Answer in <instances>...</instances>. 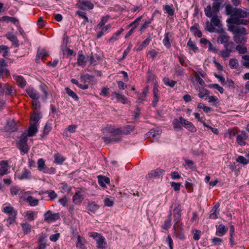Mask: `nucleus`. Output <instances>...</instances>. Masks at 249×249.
Here are the masks:
<instances>
[{
  "label": "nucleus",
  "instance_id": "30",
  "mask_svg": "<svg viewBox=\"0 0 249 249\" xmlns=\"http://www.w3.org/2000/svg\"><path fill=\"white\" fill-rule=\"evenodd\" d=\"M96 241L97 244V247L98 249H104L106 248L107 243L105 241V238L103 236H101Z\"/></svg>",
  "mask_w": 249,
  "mask_h": 249
},
{
  "label": "nucleus",
  "instance_id": "6",
  "mask_svg": "<svg viewBox=\"0 0 249 249\" xmlns=\"http://www.w3.org/2000/svg\"><path fill=\"white\" fill-rule=\"evenodd\" d=\"M174 234L175 236L180 240L185 239L184 230L181 227V224L175 223L173 226Z\"/></svg>",
  "mask_w": 249,
  "mask_h": 249
},
{
  "label": "nucleus",
  "instance_id": "43",
  "mask_svg": "<svg viewBox=\"0 0 249 249\" xmlns=\"http://www.w3.org/2000/svg\"><path fill=\"white\" fill-rule=\"evenodd\" d=\"M94 76L89 74H82L80 75L81 82L86 83L87 81H91L93 79Z\"/></svg>",
  "mask_w": 249,
  "mask_h": 249
},
{
  "label": "nucleus",
  "instance_id": "14",
  "mask_svg": "<svg viewBox=\"0 0 249 249\" xmlns=\"http://www.w3.org/2000/svg\"><path fill=\"white\" fill-rule=\"evenodd\" d=\"M230 37L227 34L223 32L220 34L217 38V41L219 43L223 44L224 45L229 41Z\"/></svg>",
  "mask_w": 249,
  "mask_h": 249
},
{
  "label": "nucleus",
  "instance_id": "37",
  "mask_svg": "<svg viewBox=\"0 0 249 249\" xmlns=\"http://www.w3.org/2000/svg\"><path fill=\"white\" fill-rule=\"evenodd\" d=\"M87 58L89 59L91 64L96 65L97 63V60L100 59V57L97 54L93 55L91 53L90 55L87 56Z\"/></svg>",
  "mask_w": 249,
  "mask_h": 249
},
{
  "label": "nucleus",
  "instance_id": "16",
  "mask_svg": "<svg viewBox=\"0 0 249 249\" xmlns=\"http://www.w3.org/2000/svg\"><path fill=\"white\" fill-rule=\"evenodd\" d=\"M26 92L29 96L34 100H38L39 98V94L33 88H28L26 89Z\"/></svg>",
  "mask_w": 249,
  "mask_h": 249
},
{
  "label": "nucleus",
  "instance_id": "3",
  "mask_svg": "<svg viewBox=\"0 0 249 249\" xmlns=\"http://www.w3.org/2000/svg\"><path fill=\"white\" fill-rule=\"evenodd\" d=\"M247 16V12L243 10L242 9L235 8V11L233 14V17H235L232 19V22L237 24H246L247 23V20H245V22H243L244 20L239 19L236 18H245Z\"/></svg>",
  "mask_w": 249,
  "mask_h": 249
},
{
  "label": "nucleus",
  "instance_id": "24",
  "mask_svg": "<svg viewBox=\"0 0 249 249\" xmlns=\"http://www.w3.org/2000/svg\"><path fill=\"white\" fill-rule=\"evenodd\" d=\"M99 208V206L93 201L89 202L87 205V209L93 213H94Z\"/></svg>",
  "mask_w": 249,
  "mask_h": 249
},
{
  "label": "nucleus",
  "instance_id": "34",
  "mask_svg": "<svg viewBox=\"0 0 249 249\" xmlns=\"http://www.w3.org/2000/svg\"><path fill=\"white\" fill-rule=\"evenodd\" d=\"M164 45L168 49L171 47V44L170 41V33L166 32L164 34V38L163 39Z\"/></svg>",
  "mask_w": 249,
  "mask_h": 249
},
{
  "label": "nucleus",
  "instance_id": "54",
  "mask_svg": "<svg viewBox=\"0 0 249 249\" xmlns=\"http://www.w3.org/2000/svg\"><path fill=\"white\" fill-rule=\"evenodd\" d=\"M225 50H230L231 53L233 52V49L235 48V45L233 42H228L224 45Z\"/></svg>",
  "mask_w": 249,
  "mask_h": 249
},
{
  "label": "nucleus",
  "instance_id": "19",
  "mask_svg": "<svg viewBox=\"0 0 249 249\" xmlns=\"http://www.w3.org/2000/svg\"><path fill=\"white\" fill-rule=\"evenodd\" d=\"M13 78L16 81L18 85L20 88H23L26 86V81L22 76L14 75Z\"/></svg>",
  "mask_w": 249,
  "mask_h": 249
},
{
  "label": "nucleus",
  "instance_id": "1",
  "mask_svg": "<svg viewBox=\"0 0 249 249\" xmlns=\"http://www.w3.org/2000/svg\"><path fill=\"white\" fill-rule=\"evenodd\" d=\"M229 30L234 34L233 39L237 44L245 43L247 41V32L243 27L230 25L229 27Z\"/></svg>",
  "mask_w": 249,
  "mask_h": 249
},
{
  "label": "nucleus",
  "instance_id": "45",
  "mask_svg": "<svg viewBox=\"0 0 249 249\" xmlns=\"http://www.w3.org/2000/svg\"><path fill=\"white\" fill-rule=\"evenodd\" d=\"M3 212L4 213L8 214L9 215L14 214V213H17V212L14 209L13 207L11 206H6L3 208Z\"/></svg>",
  "mask_w": 249,
  "mask_h": 249
},
{
  "label": "nucleus",
  "instance_id": "13",
  "mask_svg": "<svg viewBox=\"0 0 249 249\" xmlns=\"http://www.w3.org/2000/svg\"><path fill=\"white\" fill-rule=\"evenodd\" d=\"M164 172L163 170L157 168L156 170H152L146 177V178H159Z\"/></svg>",
  "mask_w": 249,
  "mask_h": 249
},
{
  "label": "nucleus",
  "instance_id": "32",
  "mask_svg": "<svg viewBox=\"0 0 249 249\" xmlns=\"http://www.w3.org/2000/svg\"><path fill=\"white\" fill-rule=\"evenodd\" d=\"M51 130L52 126L51 124L48 123H46L44 127L43 132L40 135L41 138L44 139V138L49 134Z\"/></svg>",
  "mask_w": 249,
  "mask_h": 249
},
{
  "label": "nucleus",
  "instance_id": "55",
  "mask_svg": "<svg viewBox=\"0 0 249 249\" xmlns=\"http://www.w3.org/2000/svg\"><path fill=\"white\" fill-rule=\"evenodd\" d=\"M148 92L147 88H145L143 91L142 93L139 97L138 100H139V103H142V102L145 100V98L146 96V94Z\"/></svg>",
  "mask_w": 249,
  "mask_h": 249
},
{
  "label": "nucleus",
  "instance_id": "64",
  "mask_svg": "<svg viewBox=\"0 0 249 249\" xmlns=\"http://www.w3.org/2000/svg\"><path fill=\"white\" fill-rule=\"evenodd\" d=\"M209 87L211 88L216 89L221 93H223L224 92V90L223 88L222 87H220L217 84H214L210 85L209 86Z\"/></svg>",
  "mask_w": 249,
  "mask_h": 249
},
{
  "label": "nucleus",
  "instance_id": "31",
  "mask_svg": "<svg viewBox=\"0 0 249 249\" xmlns=\"http://www.w3.org/2000/svg\"><path fill=\"white\" fill-rule=\"evenodd\" d=\"M21 226L22 230L25 235L29 233L31 231L32 226L30 224L26 222L21 224Z\"/></svg>",
  "mask_w": 249,
  "mask_h": 249
},
{
  "label": "nucleus",
  "instance_id": "9",
  "mask_svg": "<svg viewBox=\"0 0 249 249\" xmlns=\"http://www.w3.org/2000/svg\"><path fill=\"white\" fill-rule=\"evenodd\" d=\"M179 120L182 121V125L189 131L191 132H195L196 131V127L191 122L186 120L182 117H179Z\"/></svg>",
  "mask_w": 249,
  "mask_h": 249
},
{
  "label": "nucleus",
  "instance_id": "21",
  "mask_svg": "<svg viewBox=\"0 0 249 249\" xmlns=\"http://www.w3.org/2000/svg\"><path fill=\"white\" fill-rule=\"evenodd\" d=\"M37 131V124L30 123V126L28 129V136L33 137L36 135Z\"/></svg>",
  "mask_w": 249,
  "mask_h": 249
},
{
  "label": "nucleus",
  "instance_id": "23",
  "mask_svg": "<svg viewBox=\"0 0 249 249\" xmlns=\"http://www.w3.org/2000/svg\"><path fill=\"white\" fill-rule=\"evenodd\" d=\"M227 230L228 229L223 224H220L217 227L216 235L222 236L226 233Z\"/></svg>",
  "mask_w": 249,
  "mask_h": 249
},
{
  "label": "nucleus",
  "instance_id": "59",
  "mask_svg": "<svg viewBox=\"0 0 249 249\" xmlns=\"http://www.w3.org/2000/svg\"><path fill=\"white\" fill-rule=\"evenodd\" d=\"M187 46L194 52H196L198 50V48L196 45L195 43L191 40V39L189 40L187 43Z\"/></svg>",
  "mask_w": 249,
  "mask_h": 249
},
{
  "label": "nucleus",
  "instance_id": "2",
  "mask_svg": "<svg viewBox=\"0 0 249 249\" xmlns=\"http://www.w3.org/2000/svg\"><path fill=\"white\" fill-rule=\"evenodd\" d=\"M221 3L219 2L214 1L213 6L208 5L204 9V13L206 17L211 18L214 15H218L219 12Z\"/></svg>",
  "mask_w": 249,
  "mask_h": 249
},
{
  "label": "nucleus",
  "instance_id": "40",
  "mask_svg": "<svg viewBox=\"0 0 249 249\" xmlns=\"http://www.w3.org/2000/svg\"><path fill=\"white\" fill-rule=\"evenodd\" d=\"M54 158L55 162L59 164H62L65 160V158L59 153H56L54 155Z\"/></svg>",
  "mask_w": 249,
  "mask_h": 249
},
{
  "label": "nucleus",
  "instance_id": "44",
  "mask_svg": "<svg viewBox=\"0 0 249 249\" xmlns=\"http://www.w3.org/2000/svg\"><path fill=\"white\" fill-rule=\"evenodd\" d=\"M164 84L171 88H173L176 84L177 82L172 80H170L168 77H164L163 79Z\"/></svg>",
  "mask_w": 249,
  "mask_h": 249
},
{
  "label": "nucleus",
  "instance_id": "41",
  "mask_svg": "<svg viewBox=\"0 0 249 249\" xmlns=\"http://www.w3.org/2000/svg\"><path fill=\"white\" fill-rule=\"evenodd\" d=\"M164 10L169 16H173L174 15V9L172 4L165 5L163 7Z\"/></svg>",
  "mask_w": 249,
  "mask_h": 249
},
{
  "label": "nucleus",
  "instance_id": "15",
  "mask_svg": "<svg viewBox=\"0 0 249 249\" xmlns=\"http://www.w3.org/2000/svg\"><path fill=\"white\" fill-rule=\"evenodd\" d=\"M83 199V195L80 191L76 192L72 197L73 202L76 205H80Z\"/></svg>",
  "mask_w": 249,
  "mask_h": 249
},
{
  "label": "nucleus",
  "instance_id": "7",
  "mask_svg": "<svg viewBox=\"0 0 249 249\" xmlns=\"http://www.w3.org/2000/svg\"><path fill=\"white\" fill-rule=\"evenodd\" d=\"M44 221L48 223L55 221L60 218L58 213H52L50 210L48 211L44 214Z\"/></svg>",
  "mask_w": 249,
  "mask_h": 249
},
{
  "label": "nucleus",
  "instance_id": "60",
  "mask_svg": "<svg viewBox=\"0 0 249 249\" xmlns=\"http://www.w3.org/2000/svg\"><path fill=\"white\" fill-rule=\"evenodd\" d=\"M142 16H141L139 17V18H137L133 22L131 23L128 25V26L132 27V28H134V30L135 28H136L138 26L139 23L142 19Z\"/></svg>",
  "mask_w": 249,
  "mask_h": 249
},
{
  "label": "nucleus",
  "instance_id": "33",
  "mask_svg": "<svg viewBox=\"0 0 249 249\" xmlns=\"http://www.w3.org/2000/svg\"><path fill=\"white\" fill-rule=\"evenodd\" d=\"M85 56L83 54L82 52V51L79 52L78 55L77 61V63L78 65H79V66L85 65L86 61L85 60Z\"/></svg>",
  "mask_w": 249,
  "mask_h": 249
},
{
  "label": "nucleus",
  "instance_id": "28",
  "mask_svg": "<svg viewBox=\"0 0 249 249\" xmlns=\"http://www.w3.org/2000/svg\"><path fill=\"white\" fill-rule=\"evenodd\" d=\"M36 213L32 211H27L25 212V218L29 221L34 220Z\"/></svg>",
  "mask_w": 249,
  "mask_h": 249
},
{
  "label": "nucleus",
  "instance_id": "46",
  "mask_svg": "<svg viewBox=\"0 0 249 249\" xmlns=\"http://www.w3.org/2000/svg\"><path fill=\"white\" fill-rule=\"evenodd\" d=\"M60 189L62 191L64 192L70 193L72 187L69 186L67 183L65 182H62L60 183Z\"/></svg>",
  "mask_w": 249,
  "mask_h": 249
},
{
  "label": "nucleus",
  "instance_id": "50",
  "mask_svg": "<svg viewBox=\"0 0 249 249\" xmlns=\"http://www.w3.org/2000/svg\"><path fill=\"white\" fill-rule=\"evenodd\" d=\"M229 65L232 69H237L239 65L237 59L234 58L231 59L229 61Z\"/></svg>",
  "mask_w": 249,
  "mask_h": 249
},
{
  "label": "nucleus",
  "instance_id": "49",
  "mask_svg": "<svg viewBox=\"0 0 249 249\" xmlns=\"http://www.w3.org/2000/svg\"><path fill=\"white\" fill-rule=\"evenodd\" d=\"M171 213H170L169 215L168 216V218L164 221V226L163 227L164 230H167L171 227Z\"/></svg>",
  "mask_w": 249,
  "mask_h": 249
},
{
  "label": "nucleus",
  "instance_id": "56",
  "mask_svg": "<svg viewBox=\"0 0 249 249\" xmlns=\"http://www.w3.org/2000/svg\"><path fill=\"white\" fill-rule=\"evenodd\" d=\"M242 58L244 60L242 61L243 66L246 68H249V55H242Z\"/></svg>",
  "mask_w": 249,
  "mask_h": 249
},
{
  "label": "nucleus",
  "instance_id": "5",
  "mask_svg": "<svg viewBox=\"0 0 249 249\" xmlns=\"http://www.w3.org/2000/svg\"><path fill=\"white\" fill-rule=\"evenodd\" d=\"M0 93L6 96H13L15 94L14 89L7 83H0Z\"/></svg>",
  "mask_w": 249,
  "mask_h": 249
},
{
  "label": "nucleus",
  "instance_id": "12",
  "mask_svg": "<svg viewBox=\"0 0 249 249\" xmlns=\"http://www.w3.org/2000/svg\"><path fill=\"white\" fill-rule=\"evenodd\" d=\"M9 166L8 162L6 160H2L0 161V176H2L7 174Z\"/></svg>",
  "mask_w": 249,
  "mask_h": 249
},
{
  "label": "nucleus",
  "instance_id": "48",
  "mask_svg": "<svg viewBox=\"0 0 249 249\" xmlns=\"http://www.w3.org/2000/svg\"><path fill=\"white\" fill-rule=\"evenodd\" d=\"M76 14L79 17L83 18L84 20L83 22V24L85 25L87 23L89 22L88 18L86 16V13L80 11H77Z\"/></svg>",
  "mask_w": 249,
  "mask_h": 249
},
{
  "label": "nucleus",
  "instance_id": "61",
  "mask_svg": "<svg viewBox=\"0 0 249 249\" xmlns=\"http://www.w3.org/2000/svg\"><path fill=\"white\" fill-rule=\"evenodd\" d=\"M235 48L240 54H245L247 52V49L245 46L238 45Z\"/></svg>",
  "mask_w": 249,
  "mask_h": 249
},
{
  "label": "nucleus",
  "instance_id": "62",
  "mask_svg": "<svg viewBox=\"0 0 249 249\" xmlns=\"http://www.w3.org/2000/svg\"><path fill=\"white\" fill-rule=\"evenodd\" d=\"M209 91L205 89L201 88L199 89V92L198 93L199 97L202 98L206 95L209 94Z\"/></svg>",
  "mask_w": 249,
  "mask_h": 249
},
{
  "label": "nucleus",
  "instance_id": "52",
  "mask_svg": "<svg viewBox=\"0 0 249 249\" xmlns=\"http://www.w3.org/2000/svg\"><path fill=\"white\" fill-rule=\"evenodd\" d=\"M154 17V14H153L151 18L149 20L145 21L144 23L141 26L140 30L141 31H143L145 29H146L148 25L150 24L152 21L153 20Z\"/></svg>",
  "mask_w": 249,
  "mask_h": 249
},
{
  "label": "nucleus",
  "instance_id": "20",
  "mask_svg": "<svg viewBox=\"0 0 249 249\" xmlns=\"http://www.w3.org/2000/svg\"><path fill=\"white\" fill-rule=\"evenodd\" d=\"M199 25L197 23H195L190 28L191 32L195 36L198 37H201L202 34L201 31L198 29Z\"/></svg>",
  "mask_w": 249,
  "mask_h": 249
},
{
  "label": "nucleus",
  "instance_id": "4",
  "mask_svg": "<svg viewBox=\"0 0 249 249\" xmlns=\"http://www.w3.org/2000/svg\"><path fill=\"white\" fill-rule=\"evenodd\" d=\"M27 136L25 133H23L18 142V148L24 154L28 153L29 147L27 144Z\"/></svg>",
  "mask_w": 249,
  "mask_h": 249
},
{
  "label": "nucleus",
  "instance_id": "29",
  "mask_svg": "<svg viewBox=\"0 0 249 249\" xmlns=\"http://www.w3.org/2000/svg\"><path fill=\"white\" fill-rule=\"evenodd\" d=\"M37 164L38 170L45 173V171L48 168L45 165V160L43 159H39L37 161Z\"/></svg>",
  "mask_w": 249,
  "mask_h": 249
},
{
  "label": "nucleus",
  "instance_id": "57",
  "mask_svg": "<svg viewBox=\"0 0 249 249\" xmlns=\"http://www.w3.org/2000/svg\"><path fill=\"white\" fill-rule=\"evenodd\" d=\"M236 161L237 162L243 164V165H247L249 163V160L246 159L243 156H239L236 160Z\"/></svg>",
  "mask_w": 249,
  "mask_h": 249
},
{
  "label": "nucleus",
  "instance_id": "35",
  "mask_svg": "<svg viewBox=\"0 0 249 249\" xmlns=\"http://www.w3.org/2000/svg\"><path fill=\"white\" fill-rule=\"evenodd\" d=\"M26 201L29 203L31 206H36L38 205L39 200L31 196H28L26 198Z\"/></svg>",
  "mask_w": 249,
  "mask_h": 249
},
{
  "label": "nucleus",
  "instance_id": "38",
  "mask_svg": "<svg viewBox=\"0 0 249 249\" xmlns=\"http://www.w3.org/2000/svg\"><path fill=\"white\" fill-rule=\"evenodd\" d=\"M65 91L66 93L68 94L69 96L71 97L75 101H78L79 100L78 96L74 91L71 90L69 88H66Z\"/></svg>",
  "mask_w": 249,
  "mask_h": 249
},
{
  "label": "nucleus",
  "instance_id": "39",
  "mask_svg": "<svg viewBox=\"0 0 249 249\" xmlns=\"http://www.w3.org/2000/svg\"><path fill=\"white\" fill-rule=\"evenodd\" d=\"M48 55V53L44 50H39L37 52L36 59L41 58L44 60L46 57Z\"/></svg>",
  "mask_w": 249,
  "mask_h": 249
},
{
  "label": "nucleus",
  "instance_id": "10",
  "mask_svg": "<svg viewBox=\"0 0 249 249\" xmlns=\"http://www.w3.org/2000/svg\"><path fill=\"white\" fill-rule=\"evenodd\" d=\"M248 138V135L245 131H242L241 133L237 136L236 142L237 143L241 146H244L246 144L245 142Z\"/></svg>",
  "mask_w": 249,
  "mask_h": 249
},
{
  "label": "nucleus",
  "instance_id": "63",
  "mask_svg": "<svg viewBox=\"0 0 249 249\" xmlns=\"http://www.w3.org/2000/svg\"><path fill=\"white\" fill-rule=\"evenodd\" d=\"M231 51L229 50H223L220 51V55L224 58L228 57L230 56Z\"/></svg>",
  "mask_w": 249,
  "mask_h": 249
},
{
  "label": "nucleus",
  "instance_id": "36",
  "mask_svg": "<svg viewBox=\"0 0 249 249\" xmlns=\"http://www.w3.org/2000/svg\"><path fill=\"white\" fill-rule=\"evenodd\" d=\"M173 127L175 130L177 131H180L182 129V121L179 119H174L173 122Z\"/></svg>",
  "mask_w": 249,
  "mask_h": 249
},
{
  "label": "nucleus",
  "instance_id": "22",
  "mask_svg": "<svg viewBox=\"0 0 249 249\" xmlns=\"http://www.w3.org/2000/svg\"><path fill=\"white\" fill-rule=\"evenodd\" d=\"M98 178L99 184L103 187H106V184H108L110 183V179L108 177L103 176H99Z\"/></svg>",
  "mask_w": 249,
  "mask_h": 249
},
{
  "label": "nucleus",
  "instance_id": "26",
  "mask_svg": "<svg viewBox=\"0 0 249 249\" xmlns=\"http://www.w3.org/2000/svg\"><path fill=\"white\" fill-rule=\"evenodd\" d=\"M85 240L78 235L77 237V242L76 243V247L79 249H86L87 248L85 245Z\"/></svg>",
  "mask_w": 249,
  "mask_h": 249
},
{
  "label": "nucleus",
  "instance_id": "17",
  "mask_svg": "<svg viewBox=\"0 0 249 249\" xmlns=\"http://www.w3.org/2000/svg\"><path fill=\"white\" fill-rule=\"evenodd\" d=\"M6 38L10 40L13 45L16 47L18 46V40L17 36L14 35L12 33L8 32L5 35Z\"/></svg>",
  "mask_w": 249,
  "mask_h": 249
},
{
  "label": "nucleus",
  "instance_id": "8",
  "mask_svg": "<svg viewBox=\"0 0 249 249\" xmlns=\"http://www.w3.org/2000/svg\"><path fill=\"white\" fill-rule=\"evenodd\" d=\"M174 221L175 223H180L181 216V206L178 204L173 210Z\"/></svg>",
  "mask_w": 249,
  "mask_h": 249
},
{
  "label": "nucleus",
  "instance_id": "18",
  "mask_svg": "<svg viewBox=\"0 0 249 249\" xmlns=\"http://www.w3.org/2000/svg\"><path fill=\"white\" fill-rule=\"evenodd\" d=\"M41 118V116L40 114L38 113L37 111H34L31 116L30 123L38 124V123Z\"/></svg>",
  "mask_w": 249,
  "mask_h": 249
},
{
  "label": "nucleus",
  "instance_id": "27",
  "mask_svg": "<svg viewBox=\"0 0 249 249\" xmlns=\"http://www.w3.org/2000/svg\"><path fill=\"white\" fill-rule=\"evenodd\" d=\"M114 94L115 95L117 101L118 102H121L124 104L128 103V99L127 98L124 96V95L120 94L116 92H114Z\"/></svg>",
  "mask_w": 249,
  "mask_h": 249
},
{
  "label": "nucleus",
  "instance_id": "47",
  "mask_svg": "<svg viewBox=\"0 0 249 249\" xmlns=\"http://www.w3.org/2000/svg\"><path fill=\"white\" fill-rule=\"evenodd\" d=\"M135 126L132 125H127L123 128H122L123 130V134L124 135H127L129 134L131 132L133 131L134 130Z\"/></svg>",
  "mask_w": 249,
  "mask_h": 249
},
{
  "label": "nucleus",
  "instance_id": "42",
  "mask_svg": "<svg viewBox=\"0 0 249 249\" xmlns=\"http://www.w3.org/2000/svg\"><path fill=\"white\" fill-rule=\"evenodd\" d=\"M31 172L27 169H24L21 175L19 177L20 179H29L30 178Z\"/></svg>",
  "mask_w": 249,
  "mask_h": 249
},
{
  "label": "nucleus",
  "instance_id": "11",
  "mask_svg": "<svg viewBox=\"0 0 249 249\" xmlns=\"http://www.w3.org/2000/svg\"><path fill=\"white\" fill-rule=\"evenodd\" d=\"M159 90L158 88V85L155 84L153 86V100L152 101V106L154 107H156L159 101L160 97L159 96Z\"/></svg>",
  "mask_w": 249,
  "mask_h": 249
},
{
  "label": "nucleus",
  "instance_id": "25",
  "mask_svg": "<svg viewBox=\"0 0 249 249\" xmlns=\"http://www.w3.org/2000/svg\"><path fill=\"white\" fill-rule=\"evenodd\" d=\"M85 7H87L89 9H92L94 7V5L89 1H82L80 2L79 8L82 10H85Z\"/></svg>",
  "mask_w": 249,
  "mask_h": 249
},
{
  "label": "nucleus",
  "instance_id": "53",
  "mask_svg": "<svg viewBox=\"0 0 249 249\" xmlns=\"http://www.w3.org/2000/svg\"><path fill=\"white\" fill-rule=\"evenodd\" d=\"M211 18V23L215 26H218L220 21L218 18V15H214Z\"/></svg>",
  "mask_w": 249,
  "mask_h": 249
},
{
  "label": "nucleus",
  "instance_id": "58",
  "mask_svg": "<svg viewBox=\"0 0 249 249\" xmlns=\"http://www.w3.org/2000/svg\"><path fill=\"white\" fill-rule=\"evenodd\" d=\"M44 193H46L48 195L50 200H53L57 197V194L53 190H51L50 191H47L45 192H42V194Z\"/></svg>",
  "mask_w": 249,
  "mask_h": 249
},
{
  "label": "nucleus",
  "instance_id": "51",
  "mask_svg": "<svg viewBox=\"0 0 249 249\" xmlns=\"http://www.w3.org/2000/svg\"><path fill=\"white\" fill-rule=\"evenodd\" d=\"M226 12L228 15H231V17H233V14L235 11V8H233L231 5L228 4L226 6Z\"/></svg>",
  "mask_w": 249,
  "mask_h": 249
}]
</instances>
